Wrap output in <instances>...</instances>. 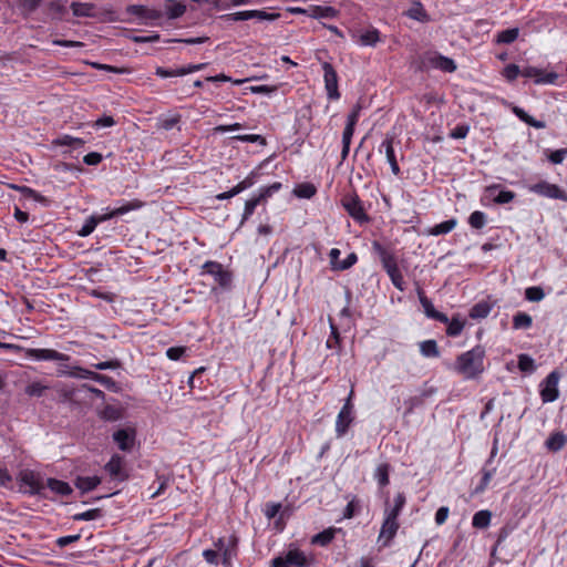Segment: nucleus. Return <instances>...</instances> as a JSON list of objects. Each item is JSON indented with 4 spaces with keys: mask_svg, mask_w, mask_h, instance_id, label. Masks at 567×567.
Returning <instances> with one entry per match:
<instances>
[{
    "mask_svg": "<svg viewBox=\"0 0 567 567\" xmlns=\"http://www.w3.org/2000/svg\"><path fill=\"white\" fill-rule=\"evenodd\" d=\"M485 349L476 346L473 349L457 355L453 371L466 380L476 379L484 371Z\"/></svg>",
    "mask_w": 567,
    "mask_h": 567,
    "instance_id": "1",
    "label": "nucleus"
},
{
    "mask_svg": "<svg viewBox=\"0 0 567 567\" xmlns=\"http://www.w3.org/2000/svg\"><path fill=\"white\" fill-rule=\"evenodd\" d=\"M19 491L30 496L52 499L45 492V477L33 470H22L18 475Z\"/></svg>",
    "mask_w": 567,
    "mask_h": 567,
    "instance_id": "2",
    "label": "nucleus"
},
{
    "mask_svg": "<svg viewBox=\"0 0 567 567\" xmlns=\"http://www.w3.org/2000/svg\"><path fill=\"white\" fill-rule=\"evenodd\" d=\"M420 70H440L445 73H453L456 71L457 65L455 61L449 56L442 55L436 51H426L419 59Z\"/></svg>",
    "mask_w": 567,
    "mask_h": 567,
    "instance_id": "3",
    "label": "nucleus"
},
{
    "mask_svg": "<svg viewBox=\"0 0 567 567\" xmlns=\"http://www.w3.org/2000/svg\"><path fill=\"white\" fill-rule=\"evenodd\" d=\"M71 10L73 16L83 18H93L100 21H115V11L111 8H101L91 2H72Z\"/></svg>",
    "mask_w": 567,
    "mask_h": 567,
    "instance_id": "4",
    "label": "nucleus"
},
{
    "mask_svg": "<svg viewBox=\"0 0 567 567\" xmlns=\"http://www.w3.org/2000/svg\"><path fill=\"white\" fill-rule=\"evenodd\" d=\"M375 250L380 254V258H381V261H382V266L385 270V272L388 274V276L390 277L391 279V282L393 284V286L403 291L404 290V279H403V275L396 264V259L395 257L388 252L379 243H374L373 244Z\"/></svg>",
    "mask_w": 567,
    "mask_h": 567,
    "instance_id": "5",
    "label": "nucleus"
},
{
    "mask_svg": "<svg viewBox=\"0 0 567 567\" xmlns=\"http://www.w3.org/2000/svg\"><path fill=\"white\" fill-rule=\"evenodd\" d=\"M202 275L212 276L214 281L223 290H229L231 288L233 272L225 269L224 266L218 261H206L202 267Z\"/></svg>",
    "mask_w": 567,
    "mask_h": 567,
    "instance_id": "6",
    "label": "nucleus"
},
{
    "mask_svg": "<svg viewBox=\"0 0 567 567\" xmlns=\"http://www.w3.org/2000/svg\"><path fill=\"white\" fill-rule=\"evenodd\" d=\"M527 189L529 193H533L540 197L567 202V192L565 189H563L560 186L556 184H551L544 179L535 184L528 185Z\"/></svg>",
    "mask_w": 567,
    "mask_h": 567,
    "instance_id": "7",
    "label": "nucleus"
},
{
    "mask_svg": "<svg viewBox=\"0 0 567 567\" xmlns=\"http://www.w3.org/2000/svg\"><path fill=\"white\" fill-rule=\"evenodd\" d=\"M310 564L311 559L298 548L289 549L285 555L272 559V567H308Z\"/></svg>",
    "mask_w": 567,
    "mask_h": 567,
    "instance_id": "8",
    "label": "nucleus"
},
{
    "mask_svg": "<svg viewBox=\"0 0 567 567\" xmlns=\"http://www.w3.org/2000/svg\"><path fill=\"white\" fill-rule=\"evenodd\" d=\"M280 17L279 13H268L265 10H245L221 16L225 22L247 21L257 19L259 21H275Z\"/></svg>",
    "mask_w": 567,
    "mask_h": 567,
    "instance_id": "9",
    "label": "nucleus"
},
{
    "mask_svg": "<svg viewBox=\"0 0 567 567\" xmlns=\"http://www.w3.org/2000/svg\"><path fill=\"white\" fill-rule=\"evenodd\" d=\"M342 206L355 221L364 224L370 220L362 200L355 193L346 195L342 199Z\"/></svg>",
    "mask_w": 567,
    "mask_h": 567,
    "instance_id": "10",
    "label": "nucleus"
},
{
    "mask_svg": "<svg viewBox=\"0 0 567 567\" xmlns=\"http://www.w3.org/2000/svg\"><path fill=\"white\" fill-rule=\"evenodd\" d=\"M560 374L557 371H551L545 380L540 383V398L543 403L554 402L558 399V382Z\"/></svg>",
    "mask_w": 567,
    "mask_h": 567,
    "instance_id": "11",
    "label": "nucleus"
},
{
    "mask_svg": "<svg viewBox=\"0 0 567 567\" xmlns=\"http://www.w3.org/2000/svg\"><path fill=\"white\" fill-rule=\"evenodd\" d=\"M323 80L327 95L330 100H338L340 97L338 89V74L333 65L329 62L322 64Z\"/></svg>",
    "mask_w": 567,
    "mask_h": 567,
    "instance_id": "12",
    "label": "nucleus"
},
{
    "mask_svg": "<svg viewBox=\"0 0 567 567\" xmlns=\"http://www.w3.org/2000/svg\"><path fill=\"white\" fill-rule=\"evenodd\" d=\"M27 357L37 361H61L66 362L71 359L69 354L53 349L32 348L27 350Z\"/></svg>",
    "mask_w": 567,
    "mask_h": 567,
    "instance_id": "13",
    "label": "nucleus"
},
{
    "mask_svg": "<svg viewBox=\"0 0 567 567\" xmlns=\"http://www.w3.org/2000/svg\"><path fill=\"white\" fill-rule=\"evenodd\" d=\"M393 142H394V137L386 135V137L384 138V141L381 143V145L379 147V152L385 154V157L390 164L392 173L395 176H398V175H400L401 169H400V166L396 161L395 152L393 148Z\"/></svg>",
    "mask_w": 567,
    "mask_h": 567,
    "instance_id": "14",
    "label": "nucleus"
},
{
    "mask_svg": "<svg viewBox=\"0 0 567 567\" xmlns=\"http://www.w3.org/2000/svg\"><path fill=\"white\" fill-rule=\"evenodd\" d=\"M104 468L115 480L125 481L127 478V474L124 471V457L118 454L112 455Z\"/></svg>",
    "mask_w": 567,
    "mask_h": 567,
    "instance_id": "15",
    "label": "nucleus"
},
{
    "mask_svg": "<svg viewBox=\"0 0 567 567\" xmlns=\"http://www.w3.org/2000/svg\"><path fill=\"white\" fill-rule=\"evenodd\" d=\"M400 527L399 522L383 519L380 534L378 537V542L381 544V547L390 546L392 539L395 537L398 529Z\"/></svg>",
    "mask_w": 567,
    "mask_h": 567,
    "instance_id": "16",
    "label": "nucleus"
},
{
    "mask_svg": "<svg viewBox=\"0 0 567 567\" xmlns=\"http://www.w3.org/2000/svg\"><path fill=\"white\" fill-rule=\"evenodd\" d=\"M417 296L426 317L437 320L442 323L449 322V317L445 313L435 310L432 301L425 296L423 289H417Z\"/></svg>",
    "mask_w": 567,
    "mask_h": 567,
    "instance_id": "17",
    "label": "nucleus"
},
{
    "mask_svg": "<svg viewBox=\"0 0 567 567\" xmlns=\"http://www.w3.org/2000/svg\"><path fill=\"white\" fill-rule=\"evenodd\" d=\"M113 440L118 449L128 452L132 450L135 441V431L132 429H121L113 433Z\"/></svg>",
    "mask_w": 567,
    "mask_h": 567,
    "instance_id": "18",
    "label": "nucleus"
},
{
    "mask_svg": "<svg viewBox=\"0 0 567 567\" xmlns=\"http://www.w3.org/2000/svg\"><path fill=\"white\" fill-rule=\"evenodd\" d=\"M127 12L144 20H159L164 16L161 10L151 9L142 4L128 6Z\"/></svg>",
    "mask_w": 567,
    "mask_h": 567,
    "instance_id": "19",
    "label": "nucleus"
},
{
    "mask_svg": "<svg viewBox=\"0 0 567 567\" xmlns=\"http://www.w3.org/2000/svg\"><path fill=\"white\" fill-rule=\"evenodd\" d=\"M47 489L63 497L70 496L73 492L69 483L53 477L45 478V491Z\"/></svg>",
    "mask_w": 567,
    "mask_h": 567,
    "instance_id": "20",
    "label": "nucleus"
},
{
    "mask_svg": "<svg viewBox=\"0 0 567 567\" xmlns=\"http://www.w3.org/2000/svg\"><path fill=\"white\" fill-rule=\"evenodd\" d=\"M354 416L352 413L340 411L336 420V434L338 437H342L348 432L352 424Z\"/></svg>",
    "mask_w": 567,
    "mask_h": 567,
    "instance_id": "21",
    "label": "nucleus"
},
{
    "mask_svg": "<svg viewBox=\"0 0 567 567\" xmlns=\"http://www.w3.org/2000/svg\"><path fill=\"white\" fill-rule=\"evenodd\" d=\"M164 9L169 20L181 18L186 12V6L177 0H166Z\"/></svg>",
    "mask_w": 567,
    "mask_h": 567,
    "instance_id": "22",
    "label": "nucleus"
},
{
    "mask_svg": "<svg viewBox=\"0 0 567 567\" xmlns=\"http://www.w3.org/2000/svg\"><path fill=\"white\" fill-rule=\"evenodd\" d=\"M457 225V220L455 218H451L444 220L433 227L429 228L425 234L429 236H440L451 233Z\"/></svg>",
    "mask_w": 567,
    "mask_h": 567,
    "instance_id": "23",
    "label": "nucleus"
},
{
    "mask_svg": "<svg viewBox=\"0 0 567 567\" xmlns=\"http://www.w3.org/2000/svg\"><path fill=\"white\" fill-rule=\"evenodd\" d=\"M101 484L99 476H79L75 481V486L82 492L87 493L93 491Z\"/></svg>",
    "mask_w": 567,
    "mask_h": 567,
    "instance_id": "24",
    "label": "nucleus"
},
{
    "mask_svg": "<svg viewBox=\"0 0 567 567\" xmlns=\"http://www.w3.org/2000/svg\"><path fill=\"white\" fill-rule=\"evenodd\" d=\"M339 532H341V528H336V527L327 528V529L322 530L321 533H318L317 535H315L311 539V543L316 544V545H320V546H327L333 540L336 534Z\"/></svg>",
    "mask_w": 567,
    "mask_h": 567,
    "instance_id": "25",
    "label": "nucleus"
},
{
    "mask_svg": "<svg viewBox=\"0 0 567 567\" xmlns=\"http://www.w3.org/2000/svg\"><path fill=\"white\" fill-rule=\"evenodd\" d=\"M308 12L310 18H336L338 16V11L332 7H321V6H310L308 7Z\"/></svg>",
    "mask_w": 567,
    "mask_h": 567,
    "instance_id": "26",
    "label": "nucleus"
},
{
    "mask_svg": "<svg viewBox=\"0 0 567 567\" xmlns=\"http://www.w3.org/2000/svg\"><path fill=\"white\" fill-rule=\"evenodd\" d=\"M13 189H17L19 190L24 197H28V198H32L34 199L35 202L42 204L43 206H49L50 205V199L47 198L45 196L41 195L40 193H38L37 190L28 187V186H17V185H12L11 186Z\"/></svg>",
    "mask_w": 567,
    "mask_h": 567,
    "instance_id": "27",
    "label": "nucleus"
},
{
    "mask_svg": "<svg viewBox=\"0 0 567 567\" xmlns=\"http://www.w3.org/2000/svg\"><path fill=\"white\" fill-rule=\"evenodd\" d=\"M390 471H391V465L389 463H382V464L378 465V467L375 468L374 478L377 480V482L381 488L389 485Z\"/></svg>",
    "mask_w": 567,
    "mask_h": 567,
    "instance_id": "28",
    "label": "nucleus"
},
{
    "mask_svg": "<svg viewBox=\"0 0 567 567\" xmlns=\"http://www.w3.org/2000/svg\"><path fill=\"white\" fill-rule=\"evenodd\" d=\"M513 113L524 123L535 127V128H544L545 122L535 120L533 116L528 115L522 107L513 106Z\"/></svg>",
    "mask_w": 567,
    "mask_h": 567,
    "instance_id": "29",
    "label": "nucleus"
},
{
    "mask_svg": "<svg viewBox=\"0 0 567 567\" xmlns=\"http://www.w3.org/2000/svg\"><path fill=\"white\" fill-rule=\"evenodd\" d=\"M492 513L487 509L478 511L472 518V525L475 528L484 529L491 524Z\"/></svg>",
    "mask_w": 567,
    "mask_h": 567,
    "instance_id": "30",
    "label": "nucleus"
},
{
    "mask_svg": "<svg viewBox=\"0 0 567 567\" xmlns=\"http://www.w3.org/2000/svg\"><path fill=\"white\" fill-rule=\"evenodd\" d=\"M492 310V305L487 301H481L475 303L470 310V317L472 319H484Z\"/></svg>",
    "mask_w": 567,
    "mask_h": 567,
    "instance_id": "31",
    "label": "nucleus"
},
{
    "mask_svg": "<svg viewBox=\"0 0 567 567\" xmlns=\"http://www.w3.org/2000/svg\"><path fill=\"white\" fill-rule=\"evenodd\" d=\"M420 352L425 358H437L440 350L435 340H425L420 342Z\"/></svg>",
    "mask_w": 567,
    "mask_h": 567,
    "instance_id": "32",
    "label": "nucleus"
},
{
    "mask_svg": "<svg viewBox=\"0 0 567 567\" xmlns=\"http://www.w3.org/2000/svg\"><path fill=\"white\" fill-rule=\"evenodd\" d=\"M237 538L230 537L227 546L220 551L224 565H230L233 558L237 555Z\"/></svg>",
    "mask_w": 567,
    "mask_h": 567,
    "instance_id": "33",
    "label": "nucleus"
},
{
    "mask_svg": "<svg viewBox=\"0 0 567 567\" xmlns=\"http://www.w3.org/2000/svg\"><path fill=\"white\" fill-rule=\"evenodd\" d=\"M169 477L168 476H165V475H157L156 477V482H154L151 486H150V489H154L152 495H151V498H155V497H158L161 496L162 494H164V492L166 491V488L168 487L169 485Z\"/></svg>",
    "mask_w": 567,
    "mask_h": 567,
    "instance_id": "34",
    "label": "nucleus"
},
{
    "mask_svg": "<svg viewBox=\"0 0 567 567\" xmlns=\"http://www.w3.org/2000/svg\"><path fill=\"white\" fill-rule=\"evenodd\" d=\"M55 146H70L73 148H80L84 145V141L80 137H73L71 135H62L52 142Z\"/></svg>",
    "mask_w": 567,
    "mask_h": 567,
    "instance_id": "35",
    "label": "nucleus"
},
{
    "mask_svg": "<svg viewBox=\"0 0 567 567\" xmlns=\"http://www.w3.org/2000/svg\"><path fill=\"white\" fill-rule=\"evenodd\" d=\"M565 443H566V436L563 433L557 432V433L551 434L546 440L545 445L549 451L557 452L564 447Z\"/></svg>",
    "mask_w": 567,
    "mask_h": 567,
    "instance_id": "36",
    "label": "nucleus"
},
{
    "mask_svg": "<svg viewBox=\"0 0 567 567\" xmlns=\"http://www.w3.org/2000/svg\"><path fill=\"white\" fill-rule=\"evenodd\" d=\"M380 40V32L377 29H370L360 34L359 43L364 47H374Z\"/></svg>",
    "mask_w": 567,
    "mask_h": 567,
    "instance_id": "37",
    "label": "nucleus"
},
{
    "mask_svg": "<svg viewBox=\"0 0 567 567\" xmlns=\"http://www.w3.org/2000/svg\"><path fill=\"white\" fill-rule=\"evenodd\" d=\"M406 16L413 20L425 22L429 20V16L424 10L421 2H415L408 11Z\"/></svg>",
    "mask_w": 567,
    "mask_h": 567,
    "instance_id": "38",
    "label": "nucleus"
},
{
    "mask_svg": "<svg viewBox=\"0 0 567 567\" xmlns=\"http://www.w3.org/2000/svg\"><path fill=\"white\" fill-rule=\"evenodd\" d=\"M533 324L532 317L526 312H517L513 317V328L518 329H529Z\"/></svg>",
    "mask_w": 567,
    "mask_h": 567,
    "instance_id": "39",
    "label": "nucleus"
},
{
    "mask_svg": "<svg viewBox=\"0 0 567 567\" xmlns=\"http://www.w3.org/2000/svg\"><path fill=\"white\" fill-rule=\"evenodd\" d=\"M317 189L313 184L310 183H301L296 186L293 189V194L299 198H311L316 195Z\"/></svg>",
    "mask_w": 567,
    "mask_h": 567,
    "instance_id": "40",
    "label": "nucleus"
},
{
    "mask_svg": "<svg viewBox=\"0 0 567 567\" xmlns=\"http://www.w3.org/2000/svg\"><path fill=\"white\" fill-rule=\"evenodd\" d=\"M487 223V216L484 212L475 210L468 217V224L473 229H482Z\"/></svg>",
    "mask_w": 567,
    "mask_h": 567,
    "instance_id": "41",
    "label": "nucleus"
},
{
    "mask_svg": "<svg viewBox=\"0 0 567 567\" xmlns=\"http://www.w3.org/2000/svg\"><path fill=\"white\" fill-rule=\"evenodd\" d=\"M103 517V511L101 508H92L85 511L83 513H78L73 515V520L82 522V520H94Z\"/></svg>",
    "mask_w": 567,
    "mask_h": 567,
    "instance_id": "42",
    "label": "nucleus"
},
{
    "mask_svg": "<svg viewBox=\"0 0 567 567\" xmlns=\"http://www.w3.org/2000/svg\"><path fill=\"white\" fill-rule=\"evenodd\" d=\"M99 225V220L96 219V215H91L87 219H85L82 227L76 231L80 237L90 236L96 226Z\"/></svg>",
    "mask_w": 567,
    "mask_h": 567,
    "instance_id": "43",
    "label": "nucleus"
},
{
    "mask_svg": "<svg viewBox=\"0 0 567 567\" xmlns=\"http://www.w3.org/2000/svg\"><path fill=\"white\" fill-rule=\"evenodd\" d=\"M265 202L262 198H260L259 194L250 199H248L245 204V209L241 218V223L244 224L255 212L256 207Z\"/></svg>",
    "mask_w": 567,
    "mask_h": 567,
    "instance_id": "44",
    "label": "nucleus"
},
{
    "mask_svg": "<svg viewBox=\"0 0 567 567\" xmlns=\"http://www.w3.org/2000/svg\"><path fill=\"white\" fill-rule=\"evenodd\" d=\"M519 31L517 28L503 30L497 34L498 43H513L518 38Z\"/></svg>",
    "mask_w": 567,
    "mask_h": 567,
    "instance_id": "45",
    "label": "nucleus"
},
{
    "mask_svg": "<svg viewBox=\"0 0 567 567\" xmlns=\"http://www.w3.org/2000/svg\"><path fill=\"white\" fill-rule=\"evenodd\" d=\"M143 206V203L138 199H133L131 202L124 203L122 206L114 208V214L116 217L122 216L128 212L138 209Z\"/></svg>",
    "mask_w": 567,
    "mask_h": 567,
    "instance_id": "46",
    "label": "nucleus"
},
{
    "mask_svg": "<svg viewBox=\"0 0 567 567\" xmlns=\"http://www.w3.org/2000/svg\"><path fill=\"white\" fill-rule=\"evenodd\" d=\"M518 369L522 372H527V373L534 372V370H535L534 359L525 353L519 354L518 355Z\"/></svg>",
    "mask_w": 567,
    "mask_h": 567,
    "instance_id": "47",
    "label": "nucleus"
},
{
    "mask_svg": "<svg viewBox=\"0 0 567 567\" xmlns=\"http://www.w3.org/2000/svg\"><path fill=\"white\" fill-rule=\"evenodd\" d=\"M545 292L542 287L533 286L525 290V298L532 302H538L543 300Z\"/></svg>",
    "mask_w": 567,
    "mask_h": 567,
    "instance_id": "48",
    "label": "nucleus"
},
{
    "mask_svg": "<svg viewBox=\"0 0 567 567\" xmlns=\"http://www.w3.org/2000/svg\"><path fill=\"white\" fill-rule=\"evenodd\" d=\"M446 323V334L450 337H457L463 331L464 323L457 318H452V320L449 319V322Z\"/></svg>",
    "mask_w": 567,
    "mask_h": 567,
    "instance_id": "49",
    "label": "nucleus"
},
{
    "mask_svg": "<svg viewBox=\"0 0 567 567\" xmlns=\"http://www.w3.org/2000/svg\"><path fill=\"white\" fill-rule=\"evenodd\" d=\"M233 140H236L239 142H245V143H258L261 146H265L267 144L266 138L259 134L236 135L233 137Z\"/></svg>",
    "mask_w": 567,
    "mask_h": 567,
    "instance_id": "50",
    "label": "nucleus"
},
{
    "mask_svg": "<svg viewBox=\"0 0 567 567\" xmlns=\"http://www.w3.org/2000/svg\"><path fill=\"white\" fill-rule=\"evenodd\" d=\"M258 172L252 171L248 176H246L240 183H238L235 187L237 188L238 193L244 192L245 189L250 188L257 181Z\"/></svg>",
    "mask_w": 567,
    "mask_h": 567,
    "instance_id": "51",
    "label": "nucleus"
},
{
    "mask_svg": "<svg viewBox=\"0 0 567 567\" xmlns=\"http://www.w3.org/2000/svg\"><path fill=\"white\" fill-rule=\"evenodd\" d=\"M520 72H522V70L519 69V66L517 64L511 63L504 68L502 75L507 81L512 82V81L516 80L518 75H520Z\"/></svg>",
    "mask_w": 567,
    "mask_h": 567,
    "instance_id": "52",
    "label": "nucleus"
},
{
    "mask_svg": "<svg viewBox=\"0 0 567 567\" xmlns=\"http://www.w3.org/2000/svg\"><path fill=\"white\" fill-rule=\"evenodd\" d=\"M48 388L45 385H43L41 382H32L27 385L25 394H28L29 396L40 398L43 395V393Z\"/></svg>",
    "mask_w": 567,
    "mask_h": 567,
    "instance_id": "53",
    "label": "nucleus"
},
{
    "mask_svg": "<svg viewBox=\"0 0 567 567\" xmlns=\"http://www.w3.org/2000/svg\"><path fill=\"white\" fill-rule=\"evenodd\" d=\"M281 187H282L281 183L275 182L267 187L260 188L259 196H260V198H262L266 202L269 197H271L274 194L279 192L281 189Z\"/></svg>",
    "mask_w": 567,
    "mask_h": 567,
    "instance_id": "54",
    "label": "nucleus"
},
{
    "mask_svg": "<svg viewBox=\"0 0 567 567\" xmlns=\"http://www.w3.org/2000/svg\"><path fill=\"white\" fill-rule=\"evenodd\" d=\"M494 472H495L494 468L489 470L487 467H484L482 470L483 476H482L481 483L476 487V492H478V493L483 492L487 487V485L489 484V482L494 475Z\"/></svg>",
    "mask_w": 567,
    "mask_h": 567,
    "instance_id": "55",
    "label": "nucleus"
},
{
    "mask_svg": "<svg viewBox=\"0 0 567 567\" xmlns=\"http://www.w3.org/2000/svg\"><path fill=\"white\" fill-rule=\"evenodd\" d=\"M330 327H331V334L328 338L326 344H327V348L334 349L340 343V334H339L338 328L332 322L330 323Z\"/></svg>",
    "mask_w": 567,
    "mask_h": 567,
    "instance_id": "56",
    "label": "nucleus"
},
{
    "mask_svg": "<svg viewBox=\"0 0 567 567\" xmlns=\"http://www.w3.org/2000/svg\"><path fill=\"white\" fill-rule=\"evenodd\" d=\"M187 351L186 347H171L166 350V355L169 360H179Z\"/></svg>",
    "mask_w": 567,
    "mask_h": 567,
    "instance_id": "57",
    "label": "nucleus"
},
{
    "mask_svg": "<svg viewBox=\"0 0 567 567\" xmlns=\"http://www.w3.org/2000/svg\"><path fill=\"white\" fill-rule=\"evenodd\" d=\"M93 380L109 390H112L116 386V382L113 380V378L105 374H94Z\"/></svg>",
    "mask_w": 567,
    "mask_h": 567,
    "instance_id": "58",
    "label": "nucleus"
},
{
    "mask_svg": "<svg viewBox=\"0 0 567 567\" xmlns=\"http://www.w3.org/2000/svg\"><path fill=\"white\" fill-rule=\"evenodd\" d=\"M515 198V193L512 190H499L498 194L493 198L496 204H507Z\"/></svg>",
    "mask_w": 567,
    "mask_h": 567,
    "instance_id": "59",
    "label": "nucleus"
},
{
    "mask_svg": "<svg viewBox=\"0 0 567 567\" xmlns=\"http://www.w3.org/2000/svg\"><path fill=\"white\" fill-rule=\"evenodd\" d=\"M358 261V256L354 252H351L347 256L344 260H341V264L337 266V271L347 270L351 268Z\"/></svg>",
    "mask_w": 567,
    "mask_h": 567,
    "instance_id": "60",
    "label": "nucleus"
},
{
    "mask_svg": "<svg viewBox=\"0 0 567 567\" xmlns=\"http://www.w3.org/2000/svg\"><path fill=\"white\" fill-rule=\"evenodd\" d=\"M567 155V148H560L551 152L548 159L553 164H561Z\"/></svg>",
    "mask_w": 567,
    "mask_h": 567,
    "instance_id": "61",
    "label": "nucleus"
},
{
    "mask_svg": "<svg viewBox=\"0 0 567 567\" xmlns=\"http://www.w3.org/2000/svg\"><path fill=\"white\" fill-rule=\"evenodd\" d=\"M280 509V503H267L264 513L268 519H272L277 516Z\"/></svg>",
    "mask_w": 567,
    "mask_h": 567,
    "instance_id": "62",
    "label": "nucleus"
},
{
    "mask_svg": "<svg viewBox=\"0 0 567 567\" xmlns=\"http://www.w3.org/2000/svg\"><path fill=\"white\" fill-rule=\"evenodd\" d=\"M470 127L467 125H456L450 133V136L455 140L465 138L468 134Z\"/></svg>",
    "mask_w": 567,
    "mask_h": 567,
    "instance_id": "63",
    "label": "nucleus"
},
{
    "mask_svg": "<svg viewBox=\"0 0 567 567\" xmlns=\"http://www.w3.org/2000/svg\"><path fill=\"white\" fill-rule=\"evenodd\" d=\"M520 75L528 79H538L543 75V70L535 66H526L522 69Z\"/></svg>",
    "mask_w": 567,
    "mask_h": 567,
    "instance_id": "64",
    "label": "nucleus"
}]
</instances>
